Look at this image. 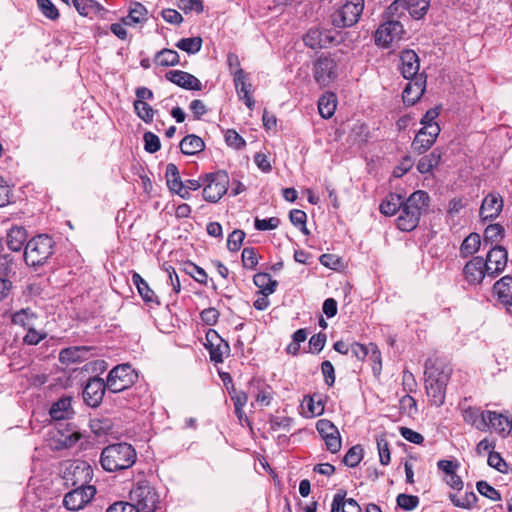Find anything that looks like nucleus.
I'll use <instances>...</instances> for the list:
<instances>
[{"label":"nucleus","mask_w":512,"mask_h":512,"mask_svg":"<svg viewBox=\"0 0 512 512\" xmlns=\"http://www.w3.org/2000/svg\"><path fill=\"white\" fill-rule=\"evenodd\" d=\"M430 197L427 192L417 190L413 192L406 200L403 199L401 213L397 218V227L401 231L414 230L423 213H426L429 207Z\"/></svg>","instance_id":"obj_1"},{"label":"nucleus","mask_w":512,"mask_h":512,"mask_svg":"<svg viewBox=\"0 0 512 512\" xmlns=\"http://www.w3.org/2000/svg\"><path fill=\"white\" fill-rule=\"evenodd\" d=\"M137 460L135 448L126 442L106 446L100 455V464L107 472L129 469Z\"/></svg>","instance_id":"obj_2"},{"label":"nucleus","mask_w":512,"mask_h":512,"mask_svg":"<svg viewBox=\"0 0 512 512\" xmlns=\"http://www.w3.org/2000/svg\"><path fill=\"white\" fill-rule=\"evenodd\" d=\"M54 241L45 234L29 240L25 246L24 258L28 265L36 267L44 265L54 252Z\"/></svg>","instance_id":"obj_3"},{"label":"nucleus","mask_w":512,"mask_h":512,"mask_svg":"<svg viewBox=\"0 0 512 512\" xmlns=\"http://www.w3.org/2000/svg\"><path fill=\"white\" fill-rule=\"evenodd\" d=\"M129 498L138 512H154L160 502L159 494L147 480H139L131 489Z\"/></svg>","instance_id":"obj_4"},{"label":"nucleus","mask_w":512,"mask_h":512,"mask_svg":"<svg viewBox=\"0 0 512 512\" xmlns=\"http://www.w3.org/2000/svg\"><path fill=\"white\" fill-rule=\"evenodd\" d=\"M138 380V373L130 364H120L110 370L106 379L109 392L119 393L130 388Z\"/></svg>","instance_id":"obj_5"},{"label":"nucleus","mask_w":512,"mask_h":512,"mask_svg":"<svg viewBox=\"0 0 512 512\" xmlns=\"http://www.w3.org/2000/svg\"><path fill=\"white\" fill-rule=\"evenodd\" d=\"M93 468L86 461H74L70 463L63 475V479L67 486L83 488L92 486L90 483L93 479Z\"/></svg>","instance_id":"obj_6"},{"label":"nucleus","mask_w":512,"mask_h":512,"mask_svg":"<svg viewBox=\"0 0 512 512\" xmlns=\"http://www.w3.org/2000/svg\"><path fill=\"white\" fill-rule=\"evenodd\" d=\"M203 184V198L208 202L216 203L227 192L229 177L225 171H218L207 174Z\"/></svg>","instance_id":"obj_7"},{"label":"nucleus","mask_w":512,"mask_h":512,"mask_svg":"<svg viewBox=\"0 0 512 512\" xmlns=\"http://www.w3.org/2000/svg\"><path fill=\"white\" fill-rule=\"evenodd\" d=\"M364 9V0H347L333 16L338 27H350L358 22Z\"/></svg>","instance_id":"obj_8"},{"label":"nucleus","mask_w":512,"mask_h":512,"mask_svg":"<svg viewBox=\"0 0 512 512\" xmlns=\"http://www.w3.org/2000/svg\"><path fill=\"white\" fill-rule=\"evenodd\" d=\"M403 32V25L398 20L386 21L376 30L375 42L379 46L388 48L392 43L401 39Z\"/></svg>","instance_id":"obj_9"},{"label":"nucleus","mask_w":512,"mask_h":512,"mask_svg":"<svg viewBox=\"0 0 512 512\" xmlns=\"http://www.w3.org/2000/svg\"><path fill=\"white\" fill-rule=\"evenodd\" d=\"M316 429L324 440L328 451L333 454L340 451L342 446L341 436L338 428L330 420H318Z\"/></svg>","instance_id":"obj_10"},{"label":"nucleus","mask_w":512,"mask_h":512,"mask_svg":"<svg viewBox=\"0 0 512 512\" xmlns=\"http://www.w3.org/2000/svg\"><path fill=\"white\" fill-rule=\"evenodd\" d=\"M508 261V252L503 246L496 245L492 247L487 253L486 265L487 276L496 277L504 271Z\"/></svg>","instance_id":"obj_11"},{"label":"nucleus","mask_w":512,"mask_h":512,"mask_svg":"<svg viewBox=\"0 0 512 512\" xmlns=\"http://www.w3.org/2000/svg\"><path fill=\"white\" fill-rule=\"evenodd\" d=\"M96 493L95 486H86L83 488L74 487L63 499V504L68 510H79L88 504Z\"/></svg>","instance_id":"obj_12"},{"label":"nucleus","mask_w":512,"mask_h":512,"mask_svg":"<svg viewBox=\"0 0 512 512\" xmlns=\"http://www.w3.org/2000/svg\"><path fill=\"white\" fill-rule=\"evenodd\" d=\"M205 339V347L209 351L211 361L222 363L224 355H228L230 352L229 344L214 329L207 331Z\"/></svg>","instance_id":"obj_13"},{"label":"nucleus","mask_w":512,"mask_h":512,"mask_svg":"<svg viewBox=\"0 0 512 512\" xmlns=\"http://www.w3.org/2000/svg\"><path fill=\"white\" fill-rule=\"evenodd\" d=\"M425 380L447 385L452 374V367L443 360L427 361L425 364Z\"/></svg>","instance_id":"obj_14"},{"label":"nucleus","mask_w":512,"mask_h":512,"mask_svg":"<svg viewBox=\"0 0 512 512\" xmlns=\"http://www.w3.org/2000/svg\"><path fill=\"white\" fill-rule=\"evenodd\" d=\"M107 389L106 381L100 377H91L83 389V400L90 407H98Z\"/></svg>","instance_id":"obj_15"},{"label":"nucleus","mask_w":512,"mask_h":512,"mask_svg":"<svg viewBox=\"0 0 512 512\" xmlns=\"http://www.w3.org/2000/svg\"><path fill=\"white\" fill-rule=\"evenodd\" d=\"M337 77V63L333 58L320 57L314 64V79L321 86L328 85Z\"/></svg>","instance_id":"obj_16"},{"label":"nucleus","mask_w":512,"mask_h":512,"mask_svg":"<svg viewBox=\"0 0 512 512\" xmlns=\"http://www.w3.org/2000/svg\"><path fill=\"white\" fill-rule=\"evenodd\" d=\"M504 201L497 192L487 194L481 203L479 216L482 221H491L496 219L503 210Z\"/></svg>","instance_id":"obj_17"},{"label":"nucleus","mask_w":512,"mask_h":512,"mask_svg":"<svg viewBox=\"0 0 512 512\" xmlns=\"http://www.w3.org/2000/svg\"><path fill=\"white\" fill-rule=\"evenodd\" d=\"M440 133L439 125L422 127L412 142V149L418 154L425 153L434 144Z\"/></svg>","instance_id":"obj_18"},{"label":"nucleus","mask_w":512,"mask_h":512,"mask_svg":"<svg viewBox=\"0 0 512 512\" xmlns=\"http://www.w3.org/2000/svg\"><path fill=\"white\" fill-rule=\"evenodd\" d=\"M462 275L468 284L479 285L487 275L484 259L480 256L470 259L464 265Z\"/></svg>","instance_id":"obj_19"},{"label":"nucleus","mask_w":512,"mask_h":512,"mask_svg":"<svg viewBox=\"0 0 512 512\" xmlns=\"http://www.w3.org/2000/svg\"><path fill=\"white\" fill-rule=\"evenodd\" d=\"M489 410H482L479 407L469 406L462 410V417L466 424L481 432L489 430L487 414Z\"/></svg>","instance_id":"obj_20"},{"label":"nucleus","mask_w":512,"mask_h":512,"mask_svg":"<svg viewBox=\"0 0 512 512\" xmlns=\"http://www.w3.org/2000/svg\"><path fill=\"white\" fill-rule=\"evenodd\" d=\"M399 69L405 79H415L423 76L419 74V57L413 50H404L401 52Z\"/></svg>","instance_id":"obj_21"},{"label":"nucleus","mask_w":512,"mask_h":512,"mask_svg":"<svg viewBox=\"0 0 512 512\" xmlns=\"http://www.w3.org/2000/svg\"><path fill=\"white\" fill-rule=\"evenodd\" d=\"M303 41L311 49H321L332 44L335 41V36L332 31L312 28L304 35Z\"/></svg>","instance_id":"obj_22"},{"label":"nucleus","mask_w":512,"mask_h":512,"mask_svg":"<svg viewBox=\"0 0 512 512\" xmlns=\"http://www.w3.org/2000/svg\"><path fill=\"white\" fill-rule=\"evenodd\" d=\"M233 81L236 92L249 109H253L255 101L251 97V84L248 82V74L243 70L233 71Z\"/></svg>","instance_id":"obj_23"},{"label":"nucleus","mask_w":512,"mask_h":512,"mask_svg":"<svg viewBox=\"0 0 512 512\" xmlns=\"http://www.w3.org/2000/svg\"><path fill=\"white\" fill-rule=\"evenodd\" d=\"M166 79L186 90L199 91L202 89V83L197 77L182 70L167 72Z\"/></svg>","instance_id":"obj_24"},{"label":"nucleus","mask_w":512,"mask_h":512,"mask_svg":"<svg viewBox=\"0 0 512 512\" xmlns=\"http://www.w3.org/2000/svg\"><path fill=\"white\" fill-rule=\"evenodd\" d=\"M410 82L403 90L402 98L405 104L414 105L423 95L426 87V80L423 76L409 79Z\"/></svg>","instance_id":"obj_25"},{"label":"nucleus","mask_w":512,"mask_h":512,"mask_svg":"<svg viewBox=\"0 0 512 512\" xmlns=\"http://www.w3.org/2000/svg\"><path fill=\"white\" fill-rule=\"evenodd\" d=\"M489 429L493 428L496 433L505 438L512 431V419L507 415L496 411H489L487 414Z\"/></svg>","instance_id":"obj_26"},{"label":"nucleus","mask_w":512,"mask_h":512,"mask_svg":"<svg viewBox=\"0 0 512 512\" xmlns=\"http://www.w3.org/2000/svg\"><path fill=\"white\" fill-rule=\"evenodd\" d=\"M494 292L499 301L512 314V277L504 276L494 284Z\"/></svg>","instance_id":"obj_27"},{"label":"nucleus","mask_w":512,"mask_h":512,"mask_svg":"<svg viewBox=\"0 0 512 512\" xmlns=\"http://www.w3.org/2000/svg\"><path fill=\"white\" fill-rule=\"evenodd\" d=\"M49 414L53 420L69 419L74 414L72 408V397L64 396L54 402L50 408Z\"/></svg>","instance_id":"obj_28"},{"label":"nucleus","mask_w":512,"mask_h":512,"mask_svg":"<svg viewBox=\"0 0 512 512\" xmlns=\"http://www.w3.org/2000/svg\"><path fill=\"white\" fill-rule=\"evenodd\" d=\"M331 512H361L359 504L352 498H346L345 491H338L333 498Z\"/></svg>","instance_id":"obj_29"},{"label":"nucleus","mask_w":512,"mask_h":512,"mask_svg":"<svg viewBox=\"0 0 512 512\" xmlns=\"http://www.w3.org/2000/svg\"><path fill=\"white\" fill-rule=\"evenodd\" d=\"M77 12L85 17L93 15H102L105 13L104 7L95 0H71Z\"/></svg>","instance_id":"obj_30"},{"label":"nucleus","mask_w":512,"mask_h":512,"mask_svg":"<svg viewBox=\"0 0 512 512\" xmlns=\"http://www.w3.org/2000/svg\"><path fill=\"white\" fill-rule=\"evenodd\" d=\"M27 240V232L21 226H13L7 233L6 243L10 250L18 252Z\"/></svg>","instance_id":"obj_31"},{"label":"nucleus","mask_w":512,"mask_h":512,"mask_svg":"<svg viewBox=\"0 0 512 512\" xmlns=\"http://www.w3.org/2000/svg\"><path fill=\"white\" fill-rule=\"evenodd\" d=\"M442 155V150L440 148H435L431 153L419 159L417 163V170L421 174L431 172L441 162Z\"/></svg>","instance_id":"obj_32"},{"label":"nucleus","mask_w":512,"mask_h":512,"mask_svg":"<svg viewBox=\"0 0 512 512\" xmlns=\"http://www.w3.org/2000/svg\"><path fill=\"white\" fill-rule=\"evenodd\" d=\"M205 148L204 141L194 134L187 135L180 142V150L185 155H195Z\"/></svg>","instance_id":"obj_33"},{"label":"nucleus","mask_w":512,"mask_h":512,"mask_svg":"<svg viewBox=\"0 0 512 512\" xmlns=\"http://www.w3.org/2000/svg\"><path fill=\"white\" fill-rule=\"evenodd\" d=\"M403 205V197L399 194H389L380 204V212L386 216L395 215L397 212L401 213Z\"/></svg>","instance_id":"obj_34"},{"label":"nucleus","mask_w":512,"mask_h":512,"mask_svg":"<svg viewBox=\"0 0 512 512\" xmlns=\"http://www.w3.org/2000/svg\"><path fill=\"white\" fill-rule=\"evenodd\" d=\"M447 385L433 383L425 380V388L431 404L439 407L444 403Z\"/></svg>","instance_id":"obj_35"},{"label":"nucleus","mask_w":512,"mask_h":512,"mask_svg":"<svg viewBox=\"0 0 512 512\" xmlns=\"http://www.w3.org/2000/svg\"><path fill=\"white\" fill-rule=\"evenodd\" d=\"M481 245V238L478 233H470L462 242L460 246V256L467 258L478 252Z\"/></svg>","instance_id":"obj_36"},{"label":"nucleus","mask_w":512,"mask_h":512,"mask_svg":"<svg viewBox=\"0 0 512 512\" xmlns=\"http://www.w3.org/2000/svg\"><path fill=\"white\" fill-rule=\"evenodd\" d=\"M254 284L260 289L262 295L268 296L274 293L277 287V281L273 280L268 273H257L253 277Z\"/></svg>","instance_id":"obj_37"},{"label":"nucleus","mask_w":512,"mask_h":512,"mask_svg":"<svg viewBox=\"0 0 512 512\" xmlns=\"http://www.w3.org/2000/svg\"><path fill=\"white\" fill-rule=\"evenodd\" d=\"M132 282L136 286L139 295L145 302L153 303L156 301V295L154 291L138 273H133Z\"/></svg>","instance_id":"obj_38"},{"label":"nucleus","mask_w":512,"mask_h":512,"mask_svg":"<svg viewBox=\"0 0 512 512\" xmlns=\"http://www.w3.org/2000/svg\"><path fill=\"white\" fill-rule=\"evenodd\" d=\"M336 109V97L333 93L322 95L318 101V110L324 119L334 115Z\"/></svg>","instance_id":"obj_39"},{"label":"nucleus","mask_w":512,"mask_h":512,"mask_svg":"<svg viewBox=\"0 0 512 512\" xmlns=\"http://www.w3.org/2000/svg\"><path fill=\"white\" fill-rule=\"evenodd\" d=\"M147 9L140 3H135L129 14L122 19L124 25L132 26L146 20Z\"/></svg>","instance_id":"obj_40"},{"label":"nucleus","mask_w":512,"mask_h":512,"mask_svg":"<svg viewBox=\"0 0 512 512\" xmlns=\"http://www.w3.org/2000/svg\"><path fill=\"white\" fill-rule=\"evenodd\" d=\"M155 63L163 67L175 66L179 63V54L172 49H163L156 54Z\"/></svg>","instance_id":"obj_41"},{"label":"nucleus","mask_w":512,"mask_h":512,"mask_svg":"<svg viewBox=\"0 0 512 512\" xmlns=\"http://www.w3.org/2000/svg\"><path fill=\"white\" fill-rule=\"evenodd\" d=\"M36 314L30 308H23L12 315V323L24 328L32 327Z\"/></svg>","instance_id":"obj_42"},{"label":"nucleus","mask_w":512,"mask_h":512,"mask_svg":"<svg viewBox=\"0 0 512 512\" xmlns=\"http://www.w3.org/2000/svg\"><path fill=\"white\" fill-rule=\"evenodd\" d=\"M165 177L167 186L171 192L184 184L181 180L178 167L174 163L167 164Z\"/></svg>","instance_id":"obj_43"},{"label":"nucleus","mask_w":512,"mask_h":512,"mask_svg":"<svg viewBox=\"0 0 512 512\" xmlns=\"http://www.w3.org/2000/svg\"><path fill=\"white\" fill-rule=\"evenodd\" d=\"M135 113L145 123H151L154 118V109L145 101L135 100L133 103Z\"/></svg>","instance_id":"obj_44"},{"label":"nucleus","mask_w":512,"mask_h":512,"mask_svg":"<svg viewBox=\"0 0 512 512\" xmlns=\"http://www.w3.org/2000/svg\"><path fill=\"white\" fill-rule=\"evenodd\" d=\"M176 47L189 53L195 54L202 47L201 37L182 38L176 43Z\"/></svg>","instance_id":"obj_45"},{"label":"nucleus","mask_w":512,"mask_h":512,"mask_svg":"<svg viewBox=\"0 0 512 512\" xmlns=\"http://www.w3.org/2000/svg\"><path fill=\"white\" fill-rule=\"evenodd\" d=\"M364 451L361 445L351 447L343 458L345 465L349 467H356L363 459Z\"/></svg>","instance_id":"obj_46"},{"label":"nucleus","mask_w":512,"mask_h":512,"mask_svg":"<svg viewBox=\"0 0 512 512\" xmlns=\"http://www.w3.org/2000/svg\"><path fill=\"white\" fill-rule=\"evenodd\" d=\"M408 6L409 14L415 19H420L426 14L430 3L428 0H411Z\"/></svg>","instance_id":"obj_47"},{"label":"nucleus","mask_w":512,"mask_h":512,"mask_svg":"<svg viewBox=\"0 0 512 512\" xmlns=\"http://www.w3.org/2000/svg\"><path fill=\"white\" fill-rule=\"evenodd\" d=\"M379 461L382 465L387 466L391 461L389 443L384 435L376 437Z\"/></svg>","instance_id":"obj_48"},{"label":"nucleus","mask_w":512,"mask_h":512,"mask_svg":"<svg viewBox=\"0 0 512 512\" xmlns=\"http://www.w3.org/2000/svg\"><path fill=\"white\" fill-rule=\"evenodd\" d=\"M504 232L505 230L502 225L498 223L490 224L484 231V240L492 243L499 242L503 238Z\"/></svg>","instance_id":"obj_49"},{"label":"nucleus","mask_w":512,"mask_h":512,"mask_svg":"<svg viewBox=\"0 0 512 512\" xmlns=\"http://www.w3.org/2000/svg\"><path fill=\"white\" fill-rule=\"evenodd\" d=\"M37 5L41 13L50 20L59 18V11L51 0H37Z\"/></svg>","instance_id":"obj_50"},{"label":"nucleus","mask_w":512,"mask_h":512,"mask_svg":"<svg viewBox=\"0 0 512 512\" xmlns=\"http://www.w3.org/2000/svg\"><path fill=\"white\" fill-rule=\"evenodd\" d=\"M289 218L294 226L299 227L304 234H309V231L306 227L307 215L304 211L293 209L290 211Z\"/></svg>","instance_id":"obj_51"},{"label":"nucleus","mask_w":512,"mask_h":512,"mask_svg":"<svg viewBox=\"0 0 512 512\" xmlns=\"http://www.w3.org/2000/svg\"><path fill=\"white\" fill-rule=\"evenodd\" d=\"M225 142L229 147L240 150L246 146V141L235 130L228 129L225 133Z\"/></svg>","instance_id":"obj_52"},{"label":"nucleus","mask_w":512,"mask_h":512,"mask_svg":"<svg viewBox=\"0 0 512 512\" xmlns=\"http://www.w3.org/2000/svg\"><path fill=\"white\" fill-rule=\"evenodd\" d=\"M452 503L461 508H471L475 505L477 496L474 492L466 493L463 497L458 498L456 495H450Z\"/></svg>","instance_id":"obj_53"},{"label":"nucleus","mask_w":512,"mask_h":512,"mask_svg":"<svg viewBox=\"0 0 512 512\" xmlns=\"http://www.w3.org/2000/svg\"><path fill=\"white\" fill-rule=\"evenodd\" d=\"M185 271L187 274H189L195 281H197L200 284H206L207 283V273L205 270L194 263H188L186 265Z\"/></svg>","instance_id":"obj_54"},{"label":"nucleus","mask_w":512,"mask_h":512,"mask_svg":"<svg viewBox=\"0 0 512 512\" xmlns=\"http://www.w3.org/2000/svg\"><path fill=\"white\" fill-rule=\"evenodd\" d=\"M476 487L477 491L481 495L489 498L490 500L498 501L501 499L500 493L486 481L477 482Z\"/></svg>","instance_id":"obj_55"},{"label":"nucleus","mask_w":512,"mask_h":512,"mask_svg":"<svg viewBox=\"0 0 512 512\" xmlns=\"http://www.w3.org/2000/svg\"><path fill=\"white\" fill-rule=\"evenodd\" d=\"M418 504L419 498L417 496L408 494H399L397 496V505L406 511L415 509Z\"/></svg>","instance_id":"obj_56"},{"label":"nucleus","mask_w":512,"mask_h":512,"mask_svg":"<svg viewBox=\"0 0 512 512\" xmlns=\"http://www.w3.org/2000/svg\"><path fill=\"white\" fill-rule=\"evenodd\" d=\"M245 238V233L242 230H234L231 234H229L227 239V248L236 252L241 248L243 240Z\"/></svg>","instance_id":"obj_57"},{"label":"nucleus","mask_w":512,"mask_h":512,"mask_svg":"<svg viewBox=\"0 0 512 512\" xmlns=\"http://www.w3.org/2000/svg\"><path fill=\"white\" fill-rule=\"evenodd\" d=\"M487 463L490 467L501 473H506L508 465L498 452H490Z\"/></svg>","instance_id":"obj_58"},{"label":"nucleus","mask_w":512,"mask_h":512,"mask_svg":"<svg viewBox=\"0 0 512 512\" xmlns=\"http://www.w3.org/2000/svg\"><path fill=\"white\" fill-rule=\"evenodd\" d=\"M144 139V148L149 153H155L157 152L160 147V140L157 135H155L152 132H146L143 136Z\"/></svg>","instance_id":"obj_59"},{"label":"nucleus","mask_w":512,"mask_h":512,"mask_svg":"<svg viewBox=\"0 0 512 512\" xmlns=\"http://www.w3.org/2000/svg\"><path fill=\"white\" fill-rule=\"evenodd\" d=\"M242 263L245 268L253 269L258 264L257 253L254 248L246 247L242 251Z\"/></svg>","instance_id":"obj_60"},{"label":"nucleus","mask_w":512,"mask_h":512,"mask_svg":"<svg viewBox=\"0 0 512 512\" xmlns=\"http://www.w3.org/2000/svg\"><path fill=\"white\" fill-rule=\"evenodd\" d=\"M408 1L395 0L388 8L387 14L391 17H401L405 11H408Z\"/></svg>","instance_id":"obj_61"},{"label":"nucleus","mask_w":512,"mask_h":512,"mask_svg":"<svg viewBox=\"0 0 512 512\" xmlns=\"http://www.w3.org/2000/svg\"><path fill=\"white\" fill-rule=\"evenodd\" d=\"M280 224V220L277 217H270L268 219H255L254 226L259 231L274 230Z\"/></svg>","instance_id":"obj_62"},{"label":"nucleus","mask_w":512,"mask_h":512,"mask_svg":"<svg viewBox=\"0 0 512 512\" xmlns=\"http://www.w3.org/2000/svg\"><path fill=\"white\" fill-rule=\"evenodd\" d=\"M219 315L220 314L216 308L210 307L204 309L200 313V318L205 324L213 326L218 322Z\"/></svg>","instance_id":"obj_63"},{"label":"nucleus","mask_w":512,"mask_h":512,"mask_svg":"<svg viewBox=\"0 0 512 512\" xmlns=\"http://www.w3.org/2000/svg\"><path fill=\"white\" fill-rule=\"evenodd\" d=\"M106 512H138L132 502H116L109 506Z\"/></svg>","instance_id":"obj_64"}]
</instances>
